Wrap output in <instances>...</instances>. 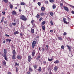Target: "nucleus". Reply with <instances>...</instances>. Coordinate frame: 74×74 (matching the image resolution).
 Segmentation results:
<instances>
[{"label": "nucleus", "mask_w": 74, "mask_h": 74, "mask_svg": "<svg viewBox=\"0 0 74 74\" xmlns=\"http://www.w3.org/2000/svg\"><path fill=\"white\" fill-rule=\"evenodd\" d=\"M16 71L17 73L18 72V69L17 67H16Z\"/></svg>", "instance_id": "obj_27"}, {"label": "nucleus", "mask_w": 74, "mask_h": 74, "mask_svg": "<svg viewBox=\"0 0 74 74\" xmlns=\"http://www.w3.org/2000/svg\"><path fill=\"white\" fill-rule=\"evenodd\" d=\"M63 22H64V23H66V24H68V23L67 22H66V21H63Z\"/></svg>", "instance_id": "obj_36"}, {"label": "nucleus", "mask_w": 74, "mask_h": 74, "mask_svg": "<svg viewBox=\"0 0 74 74\" xmlns=\"http://www.w3.org/2000/svg\"><path fill=\"white\" fill-rule=\"evenodd\" d=\"M21 5H26V3L24 2H21Z\"/></svg>", "instance_id": "obj_12"}, {"label": "nucleus", "mask_w": 74, "mask_h": 74, "mask_svg": "<svg viewBox=\"0 0 74 74\" xmlns=\"http://www.w3.org/2000/svg\"><path fill=\"white\" fill-rule=\"evenodd\" d=\"M40 56H38L36 58L37 60H38L40 59Z\"/></svg>", "instance_id": "obj_30"}, {"label": "nucleus", "mask_w": 74, "mask_h": 74, "mask_svg": "<svg viewBox=\"0 0 74 74\" xmlns=\"http://www.w3.org/2000/svg\"><path fill=\"white\" fill-rule=\"evenodd\" d=\"M3 44H5V40H4L3 41Z\"/></svg>", "instance_id": "obj_57"}, {"label": "nucleus", "mask_w": 74, "mask_h": 74, "mask_svg": "<svg viewBox=\"0 0 74 74\" xmlns=\"http://www.w3.org/2000/svg\"><path fill=\"white\" fill-rule=\"evenodd\" d=\"M60 5L61 6H63V4L62 3H60Z\"/></svg>", "instance_id": "obj_52"}, {"label": "nucleus", "mask_w": 74, "mask_h": 74, "mask_svg": "<svg viewBox=\"0 0 74 74\" xmlns=\"http://www.w3.org/2000/svg\"><path fill=\"white\" fill-rule=\"evenodd\" d=\"M20 19H21L23 21H26V20H27V19L26 16H25L24 15H22L20 16Z\"/></svg>", "instance_id": "obj_1"}, {"label": "nucleus", "mask_w": 74, "mask_h": 74, "mask_svg": "<svg viewBox=\"0 0 74 74\" xmlns=\"http://www.w3.org/2000/svg\"><path fill=\"white\" fill-rule=\"evenodd\" d=\"M38 71L39 72L41 71V67H40L38 70Z\"/></svg>", "instance_id": "obj_17"}, {"label": "nucleus", "mask_w": 74, "mask_h": 74, "mask_svg": "<svg viewBox=\"0 0 74 74\" xmlns=\"http://www.w3.org/2000/svg\"><path fill=\"white\" fill-rule=\"evenodd\" d=\"M38 5H39V6L41 5V3L39 2L38 3Z\"/></svg>", "instance_id": "obj_46"}, {"label": "nucleus", "mask_w": 74, "mask_h": 74, "mask_svg": "<svg viewBox=\"0 0 74 74\" xmlns=\"http://www.w3.org/2000/svg\"><path fill=\"white\" fill-rule=\"evenodd\" d=\"M44 14H45L44 12L40 13V16H44Z\"/></svg>", "instance_id": "obj_13"}, {"label": "nucleus", "mask_w": 74, "mask_h": 74, "mask_svg": "<svg viewBox=\"0 0 74 74\" xmlns=\"http://www.w3.org/2000/svg\"><path fill=\"white\" fill-rule=\"evenodd\" d=\"M53 9L55 8H56V5H53Z\"/></svg>", "instance_id": "obj_34"}, {"label": "nucleus", "mask_w": 74, "mask_h": 74, "mask_svg": "<svg viewBox=\"0 0 74 74\" xmlns=\"http://www.w3.org/2000/svg\"><path fill=\"white\" fill-rule=\"evenodd\" d=\"M32 59V57H31V56H29L28 61V62H30V61H31V60Z\"/></svg>", "instance_id": "obj_5"}, {"label": "nucleus", "mask_w": 74, "mask_h": 74, "mask_svg": "<svg viewBox=\"0 0 74 74\" xmlns=\"http://www.w3.org/2000/svg\"><path fill=\"white\" fill-rule=\"evenodd\" d=\"M17 58L18 59H21V56H17Z\"/></svg>", "instance_id": "obj_9"}, {"label": "nucleus", "mask_w": 74, "mask_h": 74, "mask_svg": "<svg viewBox=\"0 0 74 74\" xmlns=\"http://www.w3.org/2000/svg\"><path fill=\"white\" fill-rule=\"evenodd\" d=\"M20 35L21 36V37H22L23 36V34L22 33H20Z\"/></svg>", "instance_id": "obj_50"}, {"label": "nucleus", "mask_w": 74, "mask_h": 74, "mask_svg": "<svg viewBox=\"0 0 74 74\" xmlns=\"http://www.w3.org/2000/svg\"><path fill=\"white\" fill-rule=\"evenodd\" d=\"M64 9L65 11H69V9L66 6L64 7Z\"/></svg>", "instance_id": "obj_3"}, {"label": "nucleus", "mask_w": 74, "mask_h": 74, "mask_svg": "<svg viewBox=\"0 0 74 74\" xmlns=\"http://www.w3.org/2000/svg\"><path fill=\"white\" fill-rule=\"evenodd\" d=\"M4 2L5 3H8V0H3Z\"/></svg>", "instance_id": "obj_28"}, {"label": "nucleus", "mask_w": 74, "mask_h": 74, "mask_svg": "<svg viewBox=\"0 0 74 74\" xmlns=\"http://www.w3.org/2000/svg\"><path fill=\"white\" fill-rule=\"evenodd\" d=\"M12 53H13V55H15V53H16L15 52V50H13V51Z\"/></svg>", "instance_id": "obj_19"}, {"label": "nucleus", "mask_w": 74, "mask_h": 74, "mask_svg": "<svg viewBox=\"0 0 74 74\" xmlns=\"http://www.w3.org/2000/svg\"><path fill=\"white\" fill-rule=\"evenodd\" d=\"M10 8H11V9H12V8H13V6L12 5V4H10Z\"/></svg>", "instance_id": "obj_21"}, {"label": "nucleus", "mask_w": 74, "mask_h": 74, "mask_svg": "<svg viewBox=\"0 0 74 74\" xmlns=\"http://www.w3.org/2000/svg\"><path fill=\"white\" fill-rule=\"evenodd\" d=\"M19 12H21V11H22V10L21 9H19Z\"/></svg>", "instance_id": "obj_59"}, {"label": "nucleus", "mask_w": 74, "mask_h": 74, "mask_svg": "<svg viewBox=\"0 0 74 74\" xmlns=\"http://www.w3.org/2000/svg\"><path fill=\"white\" fill-rule=\"evenodd\" d=\"M36 51L34 50H33L32 52V56H34V55L35 54V53Z\"/></svg>", "instance_id": "obj_4"}, {"label": "nucleus", "mask_w": 74, "mask_h": 74, "mask_svg": "<svg viewBox=\"0 0 74 74\" xmlns=\"http://www.w3.org/2000/svg\"><path fill=\"white\" fill-rule=\"evenodd\" d=\"M69 6H70L71 7H72V8H74V6L73 5H70Z\"/></svg>", "instance_id": "obj_47"}, {"label": "nucleus", "mask_w": 74, "mask_h": 74, "mask_svg": "<svg viewBox=\"0 0 74 74\" xmlns=\"http://www.w3.org/2000/svg\"><path fill=\"white\" fill-rule=\"evenodd\" d=\"M6 55H7V54H4L3 57H4V58L7 57H6Z\"/></svg>", "instance_id": "obj_42"}, {"label": "nucleus", "mask_w": 74, "mask_h": 74, "mask_svg": "<svg viewBox=\"0 0 74 74\" xmlns=\"http://www.w3.org/2000/svg\"><path fill=\"white\" fill-rule=\"evenodd\" d=\"M39 50L40 51H41V48H40V47H39Z\"/></svg>", "instance_id": "obj_61"}, {"label": "nucleus", "mask_w": 74, "mask_h": 74, "mask_svg": "<svg viewBox=\"0 0 74 74\" xmlns=\"http://www.w3.org/2000/svg\"><path fill=\"white\" fill-rule=\"evenodd\" d=\"M45 3L46 4H48V1H46L45 2Z\"/></svg>", "instance_id": "obj_55"}, {"label": "nucleus", "mask_w": 74, "mask_h": 74, "mask_svg": "<svg viewBox=\"0 0 74 74\" xmlns=\"http://www.w3.org/2000/svg\"><path fill=\"white\" fill-rule=\"evenodd\" d=\"M66 34H67V33H66L64 32V36H66Z\"/></svg>", "instance_id": "obj_48"}, {"label": "nucleus", "mask_w": 74, "mask_h": 74, "mask_svg": "<svg viewBox=\"0 0 74 74\" xmlns=\"http://www.w3.org/2000/svg\"><path fill=\"white\" fill-rule=\"evenodd\" d=\"M46 47H47V49H48V48L49 47H48V45H46Z\"/></svg>", "instance_id": "obj_60"}, {"label": "nucleus", "mask_w": 74, "mask_h": 74, "mask_svg": "<svg viewBox=\"0 0 74 74\" xmlns=\"http://www.w3.org/2000/svg\"><path fill=\"white\" fill-rule=\"evenodd\" d=\"M5 59L6 60H7V61L8 60L7 59V57H5Z\"/></svg>", "instance_id": "obj_58"}, {"label": "nucleus", "mask_w": 74, "mask_h": 74, "mask_svg": "<svg viewBox=\"0 0 74 74\" xmlns=\"http://www.w3.org/2000/svg\"><path fill=\"white\" fill-rule=\"evenodd\" d=\"M16 12L15 11H13L12 12V15H16Z\"/></svg>", "instance_id": "obj_6"}, {"label": "nucleus", "mask_w": 74, "mask_h": 74, "mask_svg": "<svg viewBox=\"0 0 74 74\" xmlns=\"http://www.w3.org/2000/svg\"><path fill=\"white\" fill-rule=\"evenodd\" d=\"M12 25H13V26H15L16 25V23H12Z\"/></svg>", "instance_id": "obj_31"}, {"label": "nucleus", "mask_w": 74, "mask_h": 74, "mask_svg": "<svg viewBox=\"0 0 74 74\" xmlns=\"http://www.w3.org/2000/svg\"><path fill=\"white\" fill-rule=\"evenodd\" d=\"M71 13L73 14H74V11H73V10H72L71 11Z\"/></svg>", "instance_id": "obj_54"}, {"label": "nucleus", "mask_w": 74, "mask_h": 74, "mask_svg": "<svg viewBox=\"0 0 74 74\" xmlns=\"http://www.w3.org/2000/svg\"><path fill=\"white\" fill-rule=\"evenodd\" d=\"M12 58L13 59H15V55H13Z\"/></svg>", "instance_id": "obj_20"}, {"label": "nucleus", "mask_w": 74, "mask_h": 74, "mask_svg": "<svg viewBox=\"0 0 74 74\" xmlns=\"http://www.w3.org/2000/svg\"><path fill=\"white\" fill-rule=\"evenodd\" d=\"M5 36H6V37H10V35H7V34H6Z\"/></svg>", "instance_id": "obj_49"}, {"label": "nucleus", "mask_w": 74, "mask_h": 74, "mask_svg": "<svg viewBox=\"0 0 74 74\" xmlns=\"http://www.w3.org/2000/svg\"><path fill=\"white\" fill-rule=\"evenodd\" d=\"M53 60V59H49V58H48V60L49 62H51V61H52V60Z\"/></svg>", "instance_id": "obj_26"}, {"label": "nucleus", "mask_w": 74, "mask_h": 74, "mask_svg": "<svg viewBox=\"0 0 74 74\" xmlns=\"http://www.w3.org/2000/svg\"><path fill=\"white\" fill-rule=\"evenodd\" d=\"M8 74H11V72H9L8 73Z\"/></svg>", "instance_id": "obj_62"}, {"label": "nucleus", "mask_w": 74, "mask_h": 74, "mask_svg": "<svg viewBox=\"0 0 74 74\" xmlns=\"http://www.w3.org/2000/svg\"><path fill=\"white\" fill-rule=\"evenodd\" d=\"M27 74H30V72H27Z\"/></svg>", "instance_id": "obj_56"}, {"label": "nucleus", "mask_w": 74, "mask_h": 74, "mask_svg": "<svg viewBox=\"0 0 74 74\" xmlns=\"http://www.w3.org/2000/svg\"><path fill=\"white\" fill-rule=\"evenodd\" d=\"M29 71H33V69L30 66L29 67Z\"/></svg>", "instance_id": "obj_15"}, {"label": "nucleus", "mask_w": 74, "mask_h": 74, "mask_svg": "<svg viewBox=\"0 0 74 74\" xmlns=\"http://www.w3.org/2000/svg\"><path fill=\"white\" fill-rule=\"evenodd\" d=\"M54 70L55 71H57L58 70V66H55L54 67Z\"/></svg>", "instance_id": "obj_8"}, {"label": "nucleus", "mask_w": 74, "mask_h": 74, "mask_svg": "<svg viewBox=\"0 0 74 74\" xmlns=\"http://www.w3.org/2000/svg\"><path fill=\"white\" fill-rule=\"evenodd\" d=\"M41 10L42 11H44V10H45V8L44 7V6L42 7L41 8Z\"/></svg>", "instance_id": "obj_18"}, {"label": "nucleus", "mask_w": 74, "mask_h": 74, "mask_svg": "<svg viewBox=\"0 0 74 74\" xmlns=\"http://www.w3.org/2000/svg\"><path fill=\"white\" fill-rule=\"evenodd\" d=\"M36 41L34 40L32 42V47L33 48H34V47H35V45H36Z\"/></svg>", "instance_id": "obj_2"}, {"label": "nucleus", "mask_w": 74, "mask_h": 74, "mask_svg": "<svg viewBox=\"0 0 74 74\" xmlns=\"http://www.w3.org/2000/svg\"><path fill=\"white\" fill-rule=\"evenodd\" d=\"M9 26H10V27H12V25H11V24H10L9 25Z\"/></svg>", "instance_id": "obj_45"}, {"label": "nucleus", "mask_w": 74, "mask_h": 74, "mask_svg": "<svg viewBox=\"0 0 74 74\" xmlns=\"http://www.w3.org/2000/svg\"><path fill=\"white\" fill-rule=\"evenodd\" d=\"M31 32L32 33V34L34 33V29L31 28Z\"/></svg>", "instance_id": "obj_10"}, {"label": "nucleus", "mask_w": 74, "mask_h": 74, "mask_svg": "<svg viewBox=\"0 0 74 74\" xmlns=\"http://www.w3.org/2000/svg\"><path fill=\"white\" fill-rule=\"evenodd\" d=\"M49 1L51 3H52V2H54V0H49Z\"/></svg>", "instance_id": "obj_40"}, {"label": "nucleus", "mask_w": 74, "mask_h": 74, "mask_svg": "<svg viewBox=\"0 0 74 74\" xmlns=\"http://www.w3.org/2000/svg\"><path fill=\"white\" fill-rule=\"evenodd\" d=\"M42 29L43 30H45V26H42Z\"/></svg>", "instance_id": "obj_32"}, {"label": "nucleus", "mask_w": 74, "mask_h": 74, "mask_svg": "<svg viewBox=\"0 0 74 74\" xmlns=\"http://www.w3.org/2000/svg\"><path fill=\"white\" fill-rule=\"evenodd\" d=\"M3 65H5L6 64V63L5 62V61H3Z\"/></svg>", "instance_id": "obj_29"}, {"label": "nucleus", "mask_w": 74, "mask_h": 74, "mask_svg": "<svg viewBox=\"0 0 74 74\" xmlns=\"http://www.w3.org/2000/svg\"><path fill=\"white\" fill-rule=\"evenodd\" d=\"M54 63H59V61L58 60H56V61L54 62Z\"/></svg>", "instance_id": "obj_16"}, {"label": "nucleus", "mask_w": 74, "mask_h": 74, "mask_svg": "<svg viewBox=\"0 0 74 74\" xmlns=\"http://www.w3.org/2000/svg\"><path fill=\"white\" fill-rule=\"evenodd\" d=\"M6 41H7V42H8V41H9V42H10V41H11V40L9 39H6Z\"/></svg>", "instance_id": "obj_14"}, {"label": "nucleus", "mask_w": 74, "mask_h": 74, "mask_svg": "<svg viewBox=\"0 0 74 74\" xmlns=\"http://www.w3.org/2000/svg\"><path fill=\"white\" fill-rule=\"evenodd\" d=\"M50 14L51 16H53V13L52 12H51L50 13Z\"/></svg>", "instance_id": "obj_37"}, {"label": "nucleus", "mask_w": 74, "mask_h": 74, "mask_svg": "<svg viewBox=\"0 0 74 74\" xmlns=\"http://www.w3.org/2000/svg\"><path fill=\"white\" fill-rule=\"evenodd\" d=\"M19 33V32L18 31L16 32H14V34L15 35L16 34H18Z\"/></svg>", "instance_id": "obj_25"}, {"label": "nucleus", "mask_w": 74, "mask_h": 74, "mask_svg": "<svg viewBox=\"0 0 74 74\" xmlns=\"http://www.w3.org/2000/svg\"><path fill=\"white\" fill-rule=\"evenodd\" d=\"M50 32H53V30H50Z\"/></svg>", "instance_id": "obj_64"}, {"label": "nucleus", "mask_w": 74, "mask_h": 74, "mask_svg": "<svg viewBox=\"0 0 74 74\" xmlns=\"http://www.w3.org/2000/svg\"><path fill=\"white\" fill-rule=\"evenodd\" d=\"M58 39L60 40H62V37H58Z\"/></svg>", "instance_id": "obj_35"}, {"label": "nucleus", "mask_w": 74, "mask_h": 74, "mask_svg": "<svg viewBox=\"0 0 74 74\" xmlns=\"http://www.w3.org/2000/svg\"><path fill=\"white\" fill-rule=\"evenodd\" d=\"M3 21H4V20L3 19H2L1 21V22H3Z\"/></svg>", "instance_id": "obj_51"}, {"label": "nucleus", "mask_w": 74, "mask_h": 74, "mask_svg": "<svg viewBox=\"0 0 74 74\" xmlns=\"http://www.w3.org/2000/svg\"><path fill=\"white\" fill-rule=\"evenodd\" d=\"M42 20V17H41L39 20V21H41Z\"/></svg>", "instance_id": "obj_41"}, {"label": "nucleus", "mask_w": 74, "mask_h": 74, "mask_svg": "<svg viewBox=\"0 0 74 74\" xmlns=\"http://www.w3.org/2000/svg\"><path fill=\"white\" fill-rule=\"evenodd\" d=\"M71 57L72 56H73V53H71Z\"/></svg>", "instance_id": "obj_53"}, {"label": "nucleus", "mask_w": 74, "mask_h": 74, "mask_svg": "<svg viewBox=\"0 0 74 74\" xmlns=\"http://www.w3.org/2000/svg\"><path fill=\"white\" fill-rule=\"evenodd\" d=\"M45 24V21H44L42 22V25H44Z\"/></svg>", "instance_id": "obj_24"}, {"label": "nucleus", "mask_w": 74, "mask_h": 74, "mask_svg": "<svg viewBox=\"0 0 74 74\" xmlns=\"http://www.w3.org/2000/svg\"><path fill=\"white\" fill-rule=\"evenodd\" d=\"M63 21H66L67 20V19H66V18H63Z\"/></svg>", "instance_id": "obj_43"}, {"label": "nucleus", "mask_w": 74, "mask_h": 74, "mask_svg": "<svg viewBox=\"0 0 74 74\" xmlns=\"http://www.w3.org/2000/svg\"><path fill=\"white\" fill-rule=\"evenodd\" d=\"M61 48L62 49H64V47L63 45L61 47Z\"/></svg>", "instance_id": "obj_39"}, {"label": "nucleus", "mask_w": 74, "mask_h": 74, "mask_svg": "<svg viewBox=\"0 0 74 74\" xmlns=\"http://www.w3.org/2000/svg\"><path fill=\"white\" fill-rule=\"evenodd\" d=\"M15 66H19V64H18L17 63H16L15 64Z\"/></svg>", "instance_id": "obj_44"}, {"label": "nucleus", "mask_w": 74, "mask_h": 74, "mask_svg": "<svg viewBox=\"0 0 74 74\" xmlns=\"http://www.w3.org/2000/svg\"><path fill=\"white\" fill-rule=\"evenodd\" d=\"M33 22H34V20H32V21H31V23H32L33 26H34V24H33Z\"/></svg>", "instance_id": "obj_38"}, {"label": "nucleus", "mask_w": 74, "mask_h": 74, "mask_svg": "<svg viewBox=\"0 0 74 74\" xmlns=\"http://www.w3.org/2000/svg\"><path fill=\"white\" fill-rule=\"evenodd\" d=\"M50 23H51V26H52L53 25V22H52V21H51Z\"/></svg>", "instance_id": "obj_33"}, {"label": "nucleus", "mask_w": 74, "mask_h": 74, "mask_svg": "<svg viewBox=\"0 0 74 74\" xmlns=\"http://www.w3.org/2000/svg\"><path fill=\"white\" fill-rule=\"evenodd\" d=\"M2 14H3V15H5V12H2Z\"/></svg>", "instance_id": "obj_63"}, {"label": "nucleus", "mask_w": 74, "mask_h": 74, "mask_svg": "<svg viewBox=\"0 0 74 74\" xmlns=\"http://www.w3.org/2000/svg\"><path fill=\"white\" fill-rule=\"evenodd\" d=\"M33 66H34V69H37V65H34Z\"/></svg>", "instance_id": "obj_23"}, {"label": "nucleus", "mask_w": 74, "mask_h": 74, "mask_svg": "<svg viewBox=\"0 0 74 74\" xmlns=\"http://www.w3.org/2000/svg\"><path fill=\"white\" fill-rule=\"evenodd\" d=\"M67 47L69 49V51H71V48L69 46V45H67Z\"/></svg>", "instance_id": "obj_11"}, {"label": "nucleus", "mask_w": 74, "mask_h": 74, "mask_svg": "<svg viewBox=\"0 0 74 74\" xmlns=\"http://www.w3.org/2000/svg\"><path fill=\"white\" fill-rule=\"evenodd\" d=\"M36 18H40V15L39 14H37L36 15Z\"/></svg>", "instance_id": "obj_22"}, {"label": "nucleus", "mask_w": 74, "mask_h": 74, "mask_svg": "<svg viewBox=\"0 0 74 74\" xmlns=\"http://www.w3.org/2000/svg\"><path fill=\"white\" fill-rule=\"evenodd\" d=\"M3 52L5 54H7V50L5 49H4Z\"/></svg>", "instance_id": "obj_7"}]
</instances>
